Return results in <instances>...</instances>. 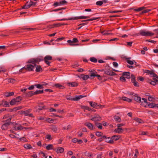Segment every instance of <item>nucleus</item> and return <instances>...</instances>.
Returning a JSON list of instances; mask_svg holds the SVG:
<instances>
[{
    "label": "nucleus",
    "instance_id": "obj_1",
    "mask_svg": "<svg viewBox=\"0 0 158 158\" xmlns=\"http://www.w3.org/2000/svg\"><path fill=\"white\" fill-rule=\"evenodd\" d=\"M43 60V59L39 58L31 59L28 61L29 63L27 65V67H24L19 70V72L22 73H24L26 70L29 71H32L33 69L36 68L35 71L36 72H40L42 71V69L40 65H36L35 63H37Z\"/></svg>",
    "mask_w": 158,
    "mask_h": 158
},
{
    "label": "nucleus",
    "instance_id": "obj_2",
    "mask_svg": "<svg viewBox=\"0 0 158 158\" xmlns=\"http://www.w3.org/2000/svg\"><path fill=\"white\" fill-rule=\"evenodd\" d=\"M139 33L141 35L146 36H151L154 35L153 33L144 30H141L139 31Z\"/></svg>",
    "mask_w": 158,
    "mask_h": 158
},
{
    "label": "nucleus",
    "instance_id": "obj_3",
    "mask_svg": "<svg viewBox=\"0 0 158 158\" xmlns=\"http://www.w3.org/2000/svg\"><path fill=\"white\" fill-rule=\"evenodd\" d=\"M89 18V16H81L78 17H74L69 18L67 19V20H75L79 19H86Z\"/></svg>",
    "mask_w": 158,
    "mask_h": 158
},
{
    "label": "nucleus",
    "instance_id": "obj_4",
    "mask_svg": "<svg viewBox=\"0 0 158 158\" xmlns=\"http://www.w3.org/2000/svg\"><path fill=\"white\" fill-rule=\"evenodd\" d=\"M89 103L91 106L93 108H98V107H99L100 108H102L104 106H103L98 105L97 103H96L95 102H90Z\"/></svg>",
    "mask_w": 158,
    "mask_h": 158
},
{
    "label": "nucleus",
    "instance_id": "obj_5",
    "mask_svg": "<svg viewBox=\"0 0 158 158\" xmlns=\"http://www.w3.org/2000/svg\"><path fill=\"white\" fill-rule=\"evenodd\" d=\"M11 119V118H10L8 119V122L5 123L3 124L2 126V130H6L10 124V122Z\"/></svg>",
    "mask_w": 158,
    "mask_h": 158
},
{
    "label": "nucleus",
    "instance_id": "obj_6",
    "mask_svg": "<svg viewBox=\"0 0 158 158\" xmlns=\"http://www.w3.org/2000/svg\"><path fill=\"white\" fill-rule=\"evenodd\" d=\"M52 59V57L49 55H47L44 58L45 62L48 65H49L50 62L48 60H51Z\"/></svg>",
    "mask_w": 158,
    "mask_h": 158
},
{
    "label": "nucleus",
    "instance_id": "obj_7",
    "mask_svg": "<svg viewBox=\"0 0 158 158\" xmlns=\"http://www.w3.org/2000/svg\"><path fill=\"white\" fill-rule=\"evenodd\" d=\"M101 119L100 117L98 114L95 115L91 118L92 120L95 122L100 121Z\"/></svg>",
    "mask_w": 158,
    "mask_h": 158
},
{
    "label": "nucleus",
    "instance_id": "obj_8",
    "mask_svg": "<svg viewBox=\"0 0 158 158\" xmlns=\"http://www.w3.org/2000/svg\"><path fill=\"white\" fill-rule=\"evenodd\" d=\"M89 74L90 76V77H93V78L94 77H96L97 72L94 70H91L89 71Z\"/></svg>",
    "mask_w": 158,
    "mask_h": 158
},
{
    "label": "nucleus",
    "instance_id": "obj_9",
    "mask_svg": "<svg viewBox=\"0 0 158 158\" xmlns=\"http://www.w3.org/2000/svg\"><path fill=\"white\" fill-rule=\"evenodd\" d=\"M133 96L134 97V99L136 101L138 102H141V98L139 97L137 94H135Z\"/></svg>",
    "mask_w": 158,
    "mask_h": 158
},
{
    "label": "nucleus",
    "instance_id": "obj_10",
    "mask_svg": "<svg viewBox=\"0 0 158 158\" xmlns=\"http://www.w3.org/2000/svg\"><path fill=\"white\" fill-rule=\"evenodd\" d=\"M25 95L27 97H31L33 95L35 94V92H33V91H29L28 92L27 91L26 92H25Z\"/></svg>",
    "mask_w": 158,
    "mask_h": 158
},
{
    "label": "nucleus",
    "instance_id": "obj_11",
    "mask_svg": "<svg viewBox=\"0 0 158 158\" xmlns=\"http://www.w3.org/2000/svg\"><path fill=\"white\" fill-rule=\"evenodd\" d=\"M123 76L126 78L129 79L130 78L131 74L129 72H124L123 73Z\"/></svg>",
    "mask_w": 158,
    "mask_h": 158
},
{
    "label": "nucleus",
    "instance_id": "obj_12",
    "mask_svg": "<svg viewBox=\"0 0 158 158\" xmlns=\"http://www.w3.org/2000/svg\"><path fill=\"white\" fill-rule=\"evenodd\" d=\"M85 126H87L89 129L90 130H92L93 129V125L89 123H85Z\"/></svg>",
    "mask_w": 158,
    "mask_h": 158
},
{
    "label": "nucleus",
    "instance_id": "obj_13",
    "mask_svg": "<svg viewBox=\"0 0 158 158\" xmlns=\"http://www.w3.org/2000/svg\"><path fill=\"white\" fill-rule=\"evenodd\" d=\"M80 77L81 78H82L84 80H86L89 78V75L84 74L81 75Z\"/></svg>",
    "mask_w": 158,
    "mask_h": 158
},
{
    "label": "nucleus",
    "instance_id": "obj_14",
    "mask_svg": "<svg viewBox=\"0 0 158 158\" xmlns=\"http://www.w3.org/2000/svg\"><path fill=\"white\" fill-rule=\"evenodd\" d=\"M56 152L57 153H61L64 151V149L62 147H59L56 150Z\"/></svg>",
    "mask_w": 158,
    "mask_h": 158
},
{
    "label": "nucleus",
    "instance_id": "obj_15",
    "mask_svg": "<svg viewBox=\"0 0 158 158\" xmlns=\"http://www.w3.org/2000/svg\"><path fill=\"white\" fill-rule=\"evenodd\" d=\"M123 131V130L120 127H118V128L114 130V131L118 133H122Z\"/></svg>",
    "mask_w": 158,
    "mask_h": 158
},
{
    "label": "nucleus",
    "instance_id": "obj_16",
    "mask_svg": "<svg viewBox=\"0 0 158 158\" xmlns=\"http://www.w3.org/2000/svg\"><path fill=\"white\" fill-rule=\"evenodd\" d=\"M106 73L108 75L113 76L115 74V73L111 71H109L106 72Z\"/></svg>",
    "mask_w": 158,
    "mask_h": 158
},
{
    "label": "nucleus",
    "instance_id": "obj_17",
    "mask_svg": "<svg viewBox=\"0 0 158 158\" xmlns=\"http://www.w3.org/2000/svg\"><path fill=\"white\" fill-rule=\"evenodd\" d=\"M24 147L25 148L28 149H31L32 148V146L30 144L28 143L24 144Z\"/></svg>",
    "mask_w": 158,
    "mask_h": 158
},
{
    "label": "nucleus",
    "instance_id": "obj_18",
    "mask_svg": "<svg viewBox=\"0 0 158 158\" xmlns=\"http://www.w3.org/2000/svg\"><path fill=\"white\" fill-rule=\"evenodd\" d=\"M23 128H25V129H26V128L25 127H23L22 126H15V130H22Z\"/></svg>",
    "mask_w": 158,
    "mask_h": 158
},
{
    "label": "nucleus",
    "instance_id": "obj_19",
    "mask_svg": "<svg viewBox=\"0 0 158 158\" xmlns=\"http://www.w3.org/2000/svg\"><path fill=\"white\" fill-rule=\"evenodd\" d=\"M14 94V93L12 92H6L5 94V96L7 97L12 96Z\"/></svg>",
    "mask_w": 158,
    "mask_h": 158
},
{
    "label": "nucleus",
    "instance_id": "obj_20",
    "mask_svg": "<svg viewBox=\"0 0 158 158\" xmlns=\"http://www.w3.org/2000/svg\"><path fill=\"white\" fill-rule=\"evenodd\" d=\"M147 71L148 72L147 73L150 74L152 75V77H156L157 78H158L157 75L156 74L153 73L151 71H148V70H147Z\"/></svg>",
    "mask_w": 158,
    "mask_h": 158
},
{
    "label": "nucleus",
    "instance_id": "obj_21",
    "mask_svg": "<svg viewBox=\"0 0 158 158\" xmlns=\"http://www.w3.org/2000/svg\"><path fill=\"white\" fill-rule=\"evenodd\" d=\"M55 86L60 89H62L64 88V87L62 86V85L59 84H56L55 85Z\"/></svg>",
    "mask_w": 158,
    "mask_h": 158
},
{
    "label": "nucleus",
    "instance_id": "obj_22",
    "mask_svg": "<svg viewBox=\"0 0 158 158\" xmlns=\"http://www.w3.org/2000/svg\"><path fill=\"white\" fill-rule=\"evenodd\" d=\"M105 141L107 143H112L113 142V141L112 139H111L110 137H108L107 138H106Z\"/></svg>",
    "mask_w": 158,
    "mask_h": 158
},
{
    "label": "nucleus",
    "instance_id": "obj_23",
    "mask_svg": "<svg viewBox=\"0 0 158 158\" xmlns=\"http://www.w3.org/2000/svg\"><path fill=\"white\" fill-rule=\"evenodd\" d=\"M81 108L82 109H83L84 110H87L89 111H90V110H92L93 111H94L92 109H90L88 106H82Z\"/></svg>",
    "mask_w": 158,
    "mask_h": 158
},
{
    "label": "nucleus",
    "instance_id": "obj_24",
    "mask_svg": "<svg viewBox=\"0 0 158 158\" xmlns=\"http://www.w3.org/2000/svg\"><path fill=\"white\" fill-rule=\"evenodd\" d=\"M122 99L123 100L126 101L128 102H131V100L130 98H127L126 97H122Z\"/></svg>",
    "mask_w": 158,
    "mask_h": 158
},
{
    "label": "nucleus",
    "instance_id": "obj_25",
    "mask_svg": "<svg viewBox=\"0 0 158 158\" xmlns=\"http://www.w3.org/2000/svg\"><path fill=\"white\" fill-rule=\"evenodd\" d=\"M67 42L69 44V45L71 46H75L77 45L76 44H75V43L72 41L71 40H69L67 41Z\"/></svg>",
    "mask_w": 158,
    "mask_h": 158
},
{
    "label": "nucleus",
    "instance_id": "obj_26",
    "mask_svg": "<svg viewBox=\"0 0 158 158\" xmlns=\"http://www.w3.org/2000/svg\"><path fill=\"white\" fill-rule=\"evenodd\" d=\"M2 104L4 107H9V103L7 101L3 102Z\"/></svg>",
    "mask_w": 158,
    "mask_h": 158
},
{
    "label": "nucleus",
    "instance_id": "obj_27",
    "mask_svg": "<svg viewBox=\"0 0 158 158\" xmlns=\"http://www.w3.org/2000/svg\"><path fill=\"white\" fill-rule=\"evenodd\" d=\"M135 120L138 123H142L143 122V121L142 120L137 118H135Z\"/></svg>",
    "mask_w": 158,
    "mask_h": 158
},
{
    "label": "nucleus",
    "instance_id": "obj_28",
    "mask_svg": "<svg viewBox=\"0 0 158 158\" xmlns=\"http://www.w3.org/2000/svg\"><path fill=\"white\" fill-rule=\"evenodd\" d=\"M35 86H36L37 88L40 89H42L44 87L42 86V85L41 84L35 85Z\"/></svg>",
    "mask_w": 158,
    "mask_h": 158
},
{
    "label": "nucleus",
    "instance_id": "obj_29",
    "mask_svg": "<svg viewBox=\"0 0 158 158\" xmlns=\"http://www.w3.org/2000/svg\"><path fill=\"white\" fill-rule=\"evenodd\" d=\"M90 60L93 62L96 63L97 62V59L94 57H91L90 58Z\"/></svg>",
    "mask_w": 158,
    "mask_h": 158
},
{
    "label": "nucleus",
    "instance_id": "obj_30",
    "mask_svg": "<svg viewBox=\"0 0 158 158\" xmlns=\"http://www.w3.org/2000/svg\"><path fill=\"white\" fill-rule=\"evenodd\" d=\"M68 84L69 85H70L72 87H76L77 85V83L75 82L69 83Z\"/></svg>",
    "mask_w": 158,
    "mask_h": 158
},
{
    "label": "nucleus",
    "instance_id": "obj_31",
    "mask_svg": "<svg viewBox=\"0 0 158 158\" xmlns=\"http://www.w3.org/2000/svg\"><path fill=\"white\" fill-rule=\"evenodd\" d=\"M145 7H140L138 9H135L134 10L136 11H140L142 10H143V9H145Z\"/></svg>",
    "mask_w": 158,
    "mask_h": 158
},
{
    "label": "nucleus",
    "instance_id": "obj_32",
    "mask_svg": "<svg viewBox=\"0 0 158 158\" xmlns=\"http://www.w3.org/2000/svg\"><path fill=\"white\" fill-rule=\"evenodd\" d=\"M114 119L118 122H120L121 121V119L118 116H115L114 117Z\"/></svg>",
    "mask_w": 158,
    "mask_h": 158
},
{
    "label": "nucleus",
    "instance_id": "obj_33",
    "mask_svg": "<svg viewBox=\"0 0 158 158\" xmlns=\"http://www.w3.org/2000/svg\"><path fill=\"white\" fill-rule=\"evenodd\" d=\"M44 93V90H37L35 92V94H42Z\"/></svg>",
    "mask_w": 158,
    "mask_h": 158
},
{
    "label": "nucleus",
    "instance_id": "obj_34",
    "mask_svg": "<svg viewBox=\"0 0 158 158\" xmlns=\"http://www.w3.org/2000/svg\"><path fill=\"white\" fill-rule=\"evenodd\" d=\"M119 139V137L117 135H114L112 137V139L113 140H117Z\"/></svg>",
    "mask_w": 158,
    "mask_h": 158
},
{
    "label": "nucleus",
    "instance_id": "obj_35",
    "mask_svg": "<svg viewBox=\"0 0 158 158\" xmlns=\"http://www.w3.org/2000/svg\"><path fill=\"white\" fill-rule=\"evenodd\" d=\"M96 125L100 129H101L102 128V124L100 123H96Z\"/></svg>",
    "mask_w": 158,
    "mask_h": 158
},
{
    "label": "nucleus",
    "instance_id": "obj_36",
    "mask_svg": "<svg viewBox=\"0 0 158 158\" xmlns=\"http://www.w3.org/2000/svg\"><path fill=\"white\" fill-rule=\"evenodd\" d=\"M148 106H150L151 108H153L156 107V104L153 103H149L148 104Z\"/></svg>",
    "mask_w": 158,
    "mask_h": 158
},
{
    "label": "nucleus",
    "instance_id": "obj_37",
    "mask_svg": "<svg viewBox=\"0 0 158 158\" xmlns=\"http://www.w3.org/2000/svg\"><path fill=\"white\" fill-rule=\"evenodd\" d=\"M51 129L54 132H56L57 130V128L55 126H53L51 127Z\"/></svg>",
    "mask_w": 158,
    "mask_h": 158
},
{
    "label": "nucleus",
    "instance_id": "obj_38",
    "mask_svg": "<svg viewBox=\"0 0 158 158\" xmlns=\"http://www.w3.org/2000/svg\"><path fill=\"white\" fill-rule=\"evenodd\" d=\"M22 99L21 97L19 96L17 97L16 99H15V101L16 102H19Z\"/></svg>",
    "mask_w": 158,
    "mask_h": 158
},
{
    "label": "nucleus",
    "instance_id": "obj_39",
    "mask_svg": "<svg viewBox=\"0 0 158 158\" xmlns=\"http://www.w3.org/2000/svg\"><path fill=\"white\" fill-rule=\"evenodd\" d=\"M52 144H48L46 146V148L47 150H50L52 148Z\"/></svg>",
    "mask_w": 158,
    "mask_h": 158
},
{
    "label": "nucleus",
    "instance_id": "obj_40",
    "mask_svg": "<svg viewBox=\"0 0 158 158\" xmlns=\"http://www.w3.org/2000/svg\"><path fill=\"white\" fill-rule=\"evenodd\" d=\"M103 4V2L102 1H99L96 2V4L98 6H101Z\"/></svg>",
    "mask_w": 158,
    "mask_h": 158
},
{
    "label": "nucleus",
    "instance_id": "obj_41",
    "mask_svg": "<svg viewBox=\"0 0 158 158\" xmlns=\"http://www.w3.org/2000/svg\"><path fill=\"white\" fill-rule=\"evenodd\" d=\"M26 4L27 5V9L29 8L32 6V4L30 2L28 3V2H27Z\"/></svg>",
    "mask_w": 158,
    "mask_h": 158
},
{
    "label": "nucleus",
    "instance_id": "obj_42",
    "mask_svg": "<svg viewBox=\"0 0 158 158\" xmlns=\"http://www.w3.org/2000/svg\"><path fill=\"white\" fill-rule=\"evenodd\" d=\"M16 103V102L15 101V99H13L10 102V104L11 105H13Z\"/></svg>",
    "mask_w": 158,
    "mask_h": 158
},
{
    "label": "nucleus",
    "instance_id": "obj_43",
    "mask_svg": "<svg viewBox=\"0 0 158 158\" xmlns=\"http://www.w3.org/2000/svg\"><path fill=\"white\" fill-rule=\"evenodd\" d=\"M99 18V17H97V18H91V19H87V20H88V21H92L94 20L97 19Z\"/></svg>",
    "mask_w": 158,
    "mask_h": 158
},
{
    "label": "nucleus",
    "instance_id": "obj_44",
    "mask_svg": "<svg viewBox=\"0 0 158 158\" xmlns=\"http://www.w3.org/2000/svg\"><path fill=\"white\" fill-rule=\"evenodd\" d=\"M130 78H131L132 82H134V81L135 80V77L134 76L133 74L131 75V76H130Z\"/></svg>",
    "mask_w": 158,
    "mask_h": 158
},
{
    "label": "nucleus",
    "instance_id": "obj_45",
    "mask_svg": "<svg viewBox=\"0 0 158 158\" xmlns=\"http://www.w3.org/2000/svg\"><path fill=\"white\" fill-rule=\"evenodd\" d=\"M6 69H5L3 67H1L0 68V73L1 72H5L6 71Z\"/></svg>",
    "mask_w": 158,
    "mask_h": 158
},
{
    "label": "nucleus",
    "instance_id": "obj_46",
    "mask_svg": "<svg viewBox=\"0 0 158 158\" xmlns=\"http://www.w3.org/2000/svg\"><path fill=\"white\" fill-rule=\"evenodd\" d=\"M53 6H60V2H56L54 3L53 4Z\"/></svg>",
    "mask_w": 158,
    "mask_h": 158
},
{
    "label": "nucleus",
    "instance_id": "obj_47",
    "mask_svg": "<svg viewBox=\"0 0 158 158\" xmlns=\"http://www.w3.org/2000/svg\"><path fill=\"white\" fill-rule=\"evenodd\" d=\"M15 80L12 79H9L8 81L10 83H14Z\"/></svg>",
    "mask_w": 158,
    "mask_h": 158
},
{
    "label": "nucleus",
    "instance_id": "obj_48",
    "mask_svg": "<svg viewBox=\"0 0 158 158\" xmlns=\"http://www.w3.org/2000/svg\"><path fill=\"white\" fill-rule=\"evenodd\" d=\"M67 3V2L64 0L60 1V5L65 4Z\"/></svg>",
    "mask_w": 158,
    "mask_h": 158
},
{
    "label": "nucleus",
    "instance_id": "obj_49",
    "mask_svg": "<svg viewBox=\"0 0 158 158\" xmlns=\"http://www.w3.org/2000/svg\"><path fill=\"white\" fill-rule=\"evenodd\" d=\"M126 77H125L124 76H122L120 77V79L121 81H125L126 80L125 78Z\"/></svg>",
    "mask_w": 158,
    "mask_h": 158
},
{
    "label": "nucleus",
    "instance_id": "obj_50",
    "mask_svg": "<svg viewBox=\"0 0 158 158\" xmlns=\"http://www.w3.org/2000/svg\"><path fill=\"white\" fill-rule=\"evenodd\" d=\"M97 136H100L102 135V133L100 132H97L96 134Z\"/></svg>",
    "mask_w": 158,
    "mask_h": 158
},
{
    "label": "nucleus",
    "instance_id": "obj_51",
    "mask_svg": "<svg viewBox=\"0 0 158 158\" xmlns=\"http://www.w3.org/2000/svg\"><path fill=\"white\" fill-rule=\"evenodd\" d=\"M46 138L47 139H48L49 140H51L52 138L51 137V135H48L46 136Z\"/></svg>",
    "mask_w": 158,
    "mask_h": 158
},
{
    "label": "nucleus",
    "instance_id": "obj_52",
    "mask_svg": "<svg viewBox=\"0 0 158 158\" xmlns=\"http://www.w3.org/2000/svg\"><path fill=\"white\" fill-rule=\"evenodd\" d=\"M64 39V37H62L60 38H57L55 41L57 42H58L60 40H63Z\"/></svg>",
    "mask_w": 158,
    "mask_h": 158
},
{
    "label": "nucleus",
    "instance_id": "obj_53",
    "mask_svg": "<svg viewBox=\"0 0 158 158\" xmlns=\"http://www.w3.org/2000/svg\"><path fill=\"white\" fill-rule=\"evenodd\" d=\"M30 3L32 4V6H35L37 3L36 2H33L31 1H30Z\"/></svg>",
    "mask_w": 158,
    "mask_h": 158
},
{
    "label": "nucleus",
    "instance_id": "obj_54",
    "mask_svg": "<svg viewBox=\"0 0 158 158\" xmlns=\"http://www.w3.org/2000/svg\"><path fill=\"white\" fill-rule=\"evenodd\" d=\"M127 62L128 63L131 65H132L134 64L133 62L131 60H127Z\"/></svg>",
    "mask_w": 158,
    "mask_h": 158
},
{
    "label": "nucleus",
    "instance_id": "obj_55",
    "mask_svg": "<svg viewBox=\"0 0 158 158\" xmlns=\"http://www.w3.org/2000/svg\"><path fill=\"white\" fill-rule=\"evenodd\" d=\"M80 99L78 96H76L75 98H73V101H78Z\"/></svg>",
    "mask_w": 158,
    "mask_h": 158
},
{
    "label": "nucleus",
    "instance_id": "obj_56",
    "mask_svg": "<svg viewBox=\"0 0 158 158\" xmlns=\"http://www.w3.org/2000/svg\"><path fill=\"white\" fill-rule=\"evenodd\" d=\"M23 29H27L28 31H32L35 30V28H23Z\"/></svg>",
    "mask_w": 158,
    "mask_h": 158
},
{
    "label": "nucleus",
    "instance_id": "obj_57",
    "mask_svg": "<svg viewBox=\"0 0 158 158\" xmlns=\"http://www.w3.org/2000/svg\"><path fill=\"white\" fill-rule=\"evenodd\" d=\"M72 41L73 42L75 43H77L78 42V40L76 38H74L72 40Z\"/></svg>",
    "mask_w": 158,
    "mask_h": 158
},
{
    "label": "nucleus",
    "instance_id": "obj_58",
    "mask_svg": "<svg viewBox=\"0 0 158 158\" xmlns=\"http://www.w3.org/2000/svg\"><path fill=\"white\" fill-rule=\"evenodd\" d=\"M148 132H145V131H142L140 133V134L141 135H148Z\"/></svg>",
    "mask_w": 158,
    "mask_h": 158
},
{
    "label": "nucleus",
    "instance_id": "obj_59",
    "mask_svg": "<svg viewBox=\"0 0 158 158\" xmlns=\"http://www.w3.org/2000/svg\"><path fill=\"white\" fill-rule=\"evenodd\" d=\"M150 11H151V9H147V10H145L144 11H143L142 13H147L148 12Z\"/></svg>",
    "mask_w": 158,
    "mask_h": 158
},
{
    "label": "nucleus",
    "instance_id": "obj_60",
    "mask_svg": "<svg viewBox=\"0 0 158 158\" xmlns=\"http://www.w3.org/2000/svg\"><path fill=\"white\" fill-rule=\"evenodd\" d=\"M35 86V85H31L30 87L28 88V89L30 90H32L34 88Z\"/></svg>",
    "mask_w": 158,
    "mask_h": 158
},
{
    "label": "nucleus",
    "instance_id": "obj_61",
    "mask_svg": "<svg viewBox=\"0 0 158 158\" xmlns=\"http://www.w3.org/2000/svg\"><path fill=\"white\" fill-rule=\"evenodd\" d=\"M113 65L116 68L118 66V64L117 62H113Z\"/></svg>",
    "mask_w": 158,
    "mask_h": 158
},
{
    "label": "nucleus",
    "instance_id": "obj_62",
    "mask_svg": "<svg viewBox=\"0 0 158 158\" xmlns=\"http://www.w3.org/2000/svg\"><path fill=\"white\" fill-rule=\"evenodd\" d=\"M50 112H56V110L55 109H53L52 108H51L49 109Z\"/></svg>",
    "mask_w": 158,
    "mask_h": 158
},
{
    "label": "nucleus",
    "instance_id": "obj_63",
    "mask_svg": "<svg viewBox=\"0 0 158 158\" xmlns=\"http://www.w3.org/2000/svg\"><path fill=\"white\" fill-rule=\"evenodd\" d=\"M132 82L134 83V85L135 86H139V85H138L137 82L136 81H135V80L134 81V82Z\"/></svg>",
    "mask_w": 158,
    "mask_h": 158
},
{
    "label": "nucleus",
    "instance_id": "obj_64",
    "mask_svg": "<svg viewBox=\"0 0 158 158\" xmlns=\"http://www.w3.org/2000/svg\"><path fill=\"white\" fill-rule=\"evenodd\" d=\"M150 83L151 84L153 85H155L156 84V81H151L150 82Z\"/></svg>",
    "mask_w": 158,
    "mask_h": 158
}]
</instances>
